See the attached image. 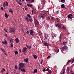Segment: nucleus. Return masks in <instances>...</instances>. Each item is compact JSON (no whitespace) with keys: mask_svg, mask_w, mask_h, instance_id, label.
I'll return each mask as SVG.
<instances>
[{"mask_svg":"<svg viewBox=\"0 0 74 74\" xmlns=\"http://www.w3.org/2000/svg\"><path fill=\"white\" fill-rule=\"evenodd\" d=\"M3 8H5V2L3 3Z\"/></svg>","mask_w":74,"mask_h":74,"instance_id":"28","label":"nucleus"},{"mask_svg":"<svg viewBox=\"0 0 74 74\" xmlns=\"http://www.w3.org/2000/svg\"><path fill=\"white\" fill-rule=\"evenodd\" d=\"M54 19H51V21L52 22H54Z\"/></svg>","mask_w":74,"mask_h":74,"instance_id":"56","label":"nucleus"},{"mask_svg":"<svg viewBox=\"0 0 74 74\" xmlns=\"http://www.w3.org/2000/svg\"><path fill=\"white\" fill-rule=\"evenodd\" d=\"M67 17L69 19H71L73 17V15L71 14H69L67 16Z\"/></svg>","mask_w":74,"mask_h":74,"instance_id":"4","label":"nucleus"},{"mask_svg":"<svg viewBox=\"0 0 74 74\" xmlns=\"http://www.w3.org/2000/svg\"><path fill=\"white\" fill-rule=\"evenodd\" d=\"M61 7L62 8H65V6L64 4H62L61 5Z\"/></svg>","mask_w":74,"mask_h":74,"instance_id":"18","label":"nucleus"},{"mask_svg":"<svg viewBox=\"0 0 74 74\" xmlns=\"http://www.w3.org/2000/svg\"><path fill=\"white\" fill-rule=\"evenodd\" d=\"M26 33L27 34H29V31H27L26 32Z\"/></svg>","mask_w":74,"mask_h":74,"instance_id":"45","label":"nucleus"},{"mask_svg":"<svg viewBox=\"0 0 74 74\" xmlns=\"http://www.w3.org/2000/svg\"><path fill=\"white\" fill-rule=\"evenodd\" d=\"M61 38H62V36L60 35V40L61 39Z\"/></svg>","mask_w":74,"mask_h":74,"instance_id":"58","label":"nucleus"},{"mask_svg":"<svg viewBox=\"0 0 74 74\" xmlns=\"http://www.w3.org/2000/svg\"><path fill=\"white\" fill-rule=\"evenodd\" d=\"M5 37H8V36H7V35L5 33Z\"/></svg>","mask_w":74,"mask_h":74,"instance_id":"49","label":"nucleus"},{"mask_svg":"<svg viewBox=\"0 0 74 74\" xmlns=\"http://www.w3.org/2000/svg\"><path fill=\"white\" fill-rule=\"evenodd\" d=\"M18 66H20L19 68V70H21V68H23L25 67V64L23 63H21L19 64Z\"/></svg>","mask_w":74,"mask_h":74,"instance_id":"2","label":"nucleus"},{"mask_svg":"<svg viewBox=\"0 0 74 74\" xmlns=\"http://www.w3.org/2000/svg\"><path fill=\"white\" fill-rule=\"evenodd\" d=\"M2 43H3V44L5 45V42H4L2 41Z\"/></svg>","mask_w":74,"mask_h":74,"instance_id":"57","label":"nucleus"},{"mask_svg":"<svg viewBox=\"0 0 74 74\" xmlns=\"http://www.w3.org/2000/svg\"><path fill=\"white\" fill-rule=\"evenodd\" d=\"M15 40L16 41V43H17V44H18V43H19V40L18 38H16L15 39Z\"/></svg>","mask_w":74,"mask_h":74,"instance_id":"13","label":"nucleus"},{"mask_svg":"<svg viewBox=\"0 0 74 74\" xmlns=\"http://www.w3.org/2000/svg\"><path fill=\"white\" fill-rule=\"evenodd\" d=\"M42 2L43 5H44V4H45V2L44 1H42Z\"/></svg>","mask_w":74,"mask_h":74,"instance_id":"48","label":"nucleus"},{"mask_svg":"<svg viewBox=\"0 0 74 74\" xmlns=\"http://www.w3.org/2000/svg\"><path fill=\"white\" fill-rule=\"evenodd\" d=\"M42 61H43V60L42 59L41 61V64H42Z\"/></svg>","mask_w":74,"mask_h":74,"instance_id":"51","label":"nucleus"},{"mask_svg":"<svg viewBox=\"0 0 74 74\" xmlns=\"http://www.w3.org/2000/svg\"><path fill=\"white\" fill-rule=\"evenodd\" d=\"M49 20L50 19V18H49V17H48L47 18V20Z\"/></svg>","mask_w":74,"mask_h":74,"instance_id":"43","label":"nucleus"},{"mask_svg":"<svg viewBox=\"0 0 74 74\" xmlns=\"http://www.w3.org/2000/svg\"><path fill=\"white\" fill-rule=\"evenodd\" d=\"M4 30H5V31L6 32H7V29H4Z\"/></svg>","mask_w":74,"mask_h":74,"instance_id":"55","label":"nucleus"},{"mask_svg":"<svg viewBox=\"0 0 74 74\" xmlns=\"http://www.w3.org/2000/svg\"><path fill=\"white\" fill-rule=\"evenodd\" d=\"M46 71V70L45 68H44L43 69V72H45V71Z\"/></svg>","mask_w":74,"mask_h":74,"instance_id":"39","label":"nucleus"},{"mask_svg":"<svg viewBox=\"0 0 74 74\" xmlns=\"http://www.w3.org/2000/svg\"><path fill=\"white\" fill-rule=\"evenodd\" d=\"M4 55H6V56H7V54L6 53H5Z\"/></svg>","mask_w":74,"mask_h":74,"instance_id":"59","label":"nucleus"},{"mask_svg":"<svg viewBox=\"0 0 74 74\" xmlns=\"http://www.w3.org/2000/svg\"><path fill=\"white\" fill-rule=\"evenodd\" d=\"M5 5L6 6H8V3L7 2V1H6V4H5Z\"/></svg>","mask_w":74,"mask_h":74,"instance_id":"31","label":"nucleus"},{"mask_svg":"<svg viewBox=\"0 0 74 74\" xmlns=\"http://www.w3.org/2000/svg\"><path fill=\"white\" fill-rule=\"evenodd\" d=\"M26 47H27V48L29 49H31V48H32V45H26Z\"/></svg>","mask_w":74,"mask_h":74,"instance_id":"10","label":"nucleus"},{"mask_svg":"<svg viewBox=\"0 0 74 74\" xmlns=\"http://www.w3.org/2000/svg\"><path fill=\"white\" fill-rule=\"evenodd\" d=\"M47 37L46 36H45V40H47Z\"/></svg>","mask_w":74,"mask_h":74,"instance_id":"47","label":"nucleus"},{"mask_svg":"<svg viewBox=\"0 0 74 74\" xmlns=\"http://www.w3.org/2000/svg\"><path fill=\"white\" fill-rule=\"evenodd\" d=\"M33 56H34V58L35 59H37V56H36V55H33Z\"/></svg>","mask_w":74,"mask_h":74,"instance_id":"25","label":"nucleus"},{"mask_svg":"<svg viewBox=\"0 0 74 74\" xmlns=\"http://www.w3.org/2000/svg\"><path fill=\"white\" fill-rule=\"evenodd\" d=\"M51 19H54V17L53 16H51Z\"/></svg>","mask_w":74,"mask_h":74,"instance_id":"52","label":"nucleus"},{"mask_svg":"<svg viewBox=\"0 0 74 74\" xmlns=\"http://www.w3.org/2000/svg\"><path fill=\"white\" fill-rule=\"evenodd\" d=\"M19 51L20 52H21V49H20Z\"/></svg>","mask_w":74,"mask_h":74,"instance_id":"64","label":"nucleus"},{"mask_svg":"<svg viewBox=\"0 0 74 74\" xmlns=\"http://www.w3.org/2000/svg\"><path fill=\"white\" fill-rule=\"evenodd\" d=\"M67 42H63L62 44L63 45H66V44H67Z\"/></svg>","mask_w":74,"mask_h":74,"instance_id":"27","label":"nucleus"},{"mask_svg":"<svg viewBox=\"0 0 74 74\" xmlns=\"http://www.w3.org/2000/svg\"><path fill=\"white\" fill-rule=\"evenodd\" d=\"M10 32L13 33L15 32V28H14V27H12L10 29Z\"/></svg>","mask_w":74,"mask_h":74,"instance_id":"5","label":"nucleus"},{"mask_svg":"<svg viewBox=\"0 0 74 74\" xmlns=\"http://www.w3.org/2000/svg\"><path fill=\"white\" fill-rule=\"evenodd\" d=\"M43 44L45 45V46H47V47H48V43L46 42L45 41L44 42H43Z\"/></svg>","mask_w":74,"mask_h":74,"instance_id":"12","label":"nucleus"},{"mask_svg":"<svg viewBox=\"0 0 74 74\" xmlns=\"http://www.w3.org/2000/svg\"><path fill=\"white\" fill-rule=\"evenodd\" d=\"M59 21H60V19L58 18H57L56 20V22L58 23H59Z\"/></svg>","mask_w":74,"mask_h":74,"instance_id":"16","label":"nucleus"},{"mask_svg":"<svg viewBox=\"0 0 74 74\" xmlns=\"http://www.w3.org/2000/svg\"><path fill=\"white\" fill-rule=\"evenodd\" d=\"M1 51H2L4 50V49H3V48H1Z\"/></svg>","mask_w":74,"mask_h":74,"instance_id":"53","label":"nucleus"},{"mask_svg":"<svg viewBox=\"0 0 74 74\" xmlns=\"http://www.w3.org/2000/svg\"><path fill=\"white\" fill-rule=\"evenodd\" d=\"M46 71H48V73H49L50 74H51L52 73V72L50 70H49V68H47L46 70Z\"/></svg>","mask_w":74,"mask_h":74,"instance_id":"9","label":"nucleus"},{"mask_svg":"<svg viewBox=\"0 0 74 74\" xmlns=\"http://www.w3.org/2000/svg\"><path fill=\"white\" fill-rule=\"evenodd\" d=\"M24 60L25 62L27 63L29 62V58H27L26 59H24Z\"/></svg>","mask_w":74,"mask_h":74,"instance_id":"11","label":"nucleus"},{"mask_svg":"<svg viewBox=\"0 0 74 74\" xmlns=\"http://www.w3.org/2000/svg\"><path fill=\"white\" fill-rule=\"evenodd\" d=\"M71 61V60H69L68 61V62H67V64H69V62H70V61Z\"/></svg>","mask_w":74,"mask_h":74,"instance_id":"37","label":"nucleus"},{"mask_svg":"<svg viewBox=\"0 0 74 74\" xmlns=\"http://www.w3.org/2000/svg\"><path fill=\"white\" fill-rule=\"evenodd\" d=\"M62 28L63 29H66V27H64V26H63L62 27Z\"/></svg>","mask_w":74,"mask_h":74,"instance_id":"40","label":"nucleus"},{"mask_svg":"<svg viewBox=\"0 0 74 74\" xmlns=\"http://www.w3.org/2000/svg\"><path fill=\"white\" fill-rule=\"evenodd\" d=\"M55 26H56V27H58L59 29H60V28H61V27H62L61 24L59 23H58L57 24H55Z\"/></svg>","mask_w":74,"mask_h":74,"instance_id":"8","label":"nucleus"},{"mask_svg":"<svg viewBox=\"0 0 74 74\" xmlns=\"http://www.w3.org/2000/svg\"><path fill=\"white\" fill-rule=\"evenodd\" d=\"M13 44L12 43H11L10 44V47H11V48H13Z\"/></svg>","mask_w":74,"mask_h":74,"instance_id":"36","label":"nucleus"},{"mask_svg":"<svg viewBox=\"0 0 74 74\" xmlns=\"http://www.w3.org/2000/svg\"><path fill=\"white\" fill-rule=\"evenodd\" d=\"M3 52H4L5 53V50H4L3 51Z\"/></svg>","mask_w":74,"mask_h":74,"instance_id":"62","label":"nucleus"},{"mask_svg":"<svg viewBox=\"0 0 74 74\" xmlns=\"http://www.w3.org/2000/svg\"><path fill=\"white\" fill-rule=\"evenodd\" d=\"M34 73H37V69H35L34 71V72H33Z\"/></svg>","mask_w":74,"mask_h":74,"instance_id":"21","label":"nucleus"},{"mask_svg":"<svg viewBox=\"0 0 74 74\" xmlns=\"http://www.w3.org/2000/svg\"><path fill=\"white\" fill-rule=\"evenodd\" d=\"M5 45H7V42L6 40H5Z\"/></svg>","mask_w":74,"mask_h":74,"instance_id":"32","label":"nucleus"},{"mask_svg":"<svg viewBox=\"0 0 74 74\" xmlns=\"http://www.w3.org/2000/svg\"><path fill=\"white\" fill-rule=\"evenodd\" d=\"M27 17H28L29 18H32V16H31L30 15V14H27Z\"/></svg>","mask_w":74,"mask_h":74,"instance_id":"24","label":"nucleus"},{"mask_svg":"<svg viewBox=\"0 0 74 74\" xmlns=\"http://www.w3.org/2000/svg\"><path fill=\"white\" fill-rule=\"evenodd\" d=\"M25 10H26V11L27 10V8H25Z\"/></svg>","mask_w":74,"mask_h":74,"instance_id":"61","label":"nucleus"},{"mask_svg":"<svg viewBox=\"0 0 74 74\" xmlns=\"http://www.w3.org/2000/svg\"><path fill=\"white\" fill-rule=\"evenodd\" d=\"M47 14H48V13L47 11H43L42 12V14H40L41 17L42 19H44L45 17L47 16Z\"/></svg>","mask_w":74,"mask_h":74,"instance_id":"1","label":"nucleus"},{"mask_svg":"<svg viewBox=\"0 0 74 74\" xmlns=\"http://www.w3.org/2000/svg\"><path fill=\"white\" fill-rule=\"evenodd\" d=\"M14 53L15 55H16V54H18V53H19L17 51H14Z\"/></svg>","mask_w":74,"mask_h":74,"instance_id":"29","label":"nucleus"},{"mask_svg":"<svg viewBox=\"0 0 74 74\" xmlns=\"http://www.w3.org/2000/svg\"><path fill=\"white\" fill-rule=\"evenodd\" d=\"M9 12H11L12 14H13V10H9Z\"/></svg>","mask_w":74,"mask_h":74,"instance_id":"26","label":"nucleus"},{"mask_svg":"<svg viewBox=\"0 0 74 74\" xmlns=\"http://www.w3.org/2000/svg\"><path fill=\"white\" fill-rule=\"evenodd\" d=\"M25 19H26V21L27 22H29V17L27 16H25Z\"/></svg>","mask_w":74,"mask_h":74,"instance_id":"14","label":"nucleus"},{"mask_svg":"<svg viewBox=\"0 0 74 74\" xmlns=\"http://www.w3.org/2000/svg\"><path fill=\"white\" fill-rule=\"evenodd\" d=\"M74 59H73L72 60H71L70 62H71V63L72 64L74 62Z\"/></svg>","mask_w":74,"mask_h":74,"instance_id":"30","label":"nucleus"},{"mask_svg":"<svg viewBox=\"0 0 74 74\" xmlns=\"http://www.w3.org/2000/svg\"><path fill=\"white\" fill-rule=\"evenodd\" d=\"M13 41V39H12V38H11L10 40V42H12Z\"/></svg>","mask_w":74,"mask_h":74,"instance_id":"38","label":"nucleus"},{"mask_svg":"<svg viewBox=\"0 0 74 74\" xmlns=\"http://www.w3.org/2000/svg\"><path fill=\"white\" fill-rule=\"evenodd\" d=\"M38 33L39 34V35L40 36V35L41 33V32L40 31V32H38Z\"/></svg>","mask_w":74,"mask_h":74,"instance_id":"42","label":"nucleus"},{"mask_svg":"<svg viewBox=\"0 0 74 74\" xmlns=\"http://www.w3.org/2000/svg\"><path fill=\"white\" fill-rule=\"evenodd\" d=\"M18 4H19V5H22V3L20 2L18 3Z\"/></svg>","mask_w":74,"mask_h":74,"instance_id":"50","label":"nucleus"},{"mask_svg":"<svg viewBox=\"0 0 74 74\" xmlns=\"http://www.w3.org/2000/svg\"><path fill=\"white\" fill-rule=\"evenodd\" d=\"M14 67L15 69H16V70H18V66H17V65H15Z\"/></svg>","mask_w":74,"mask_h":74,"instance_id":"35","label":"nucleus"},{"mask_svg":"<svg viewBox=\"0 0 74 74\" xmlns=\"http://www.w3.org/2000/svg\"><path fill=\"white\" fill-rule=\"evenodd\" d=\"M55 51L56 53H58V52H59V49H55Z\"/></svg>","mask_w":74,"mask_h":74,"instance_id":"20","label":"nucleus"},{"mask_svg":"<svg viewBox=\"0 0 74 74\" xmlns=\"http://www.w3.org/2000/svg\"><path fill=\"white\" fill-rule=\"evenodd\" d=\"M47 59H50L51 58V56H48V57H47Z\"/></svg>","mask_w":74,"mask_h":74,"instance_id":"46","label":"nucleus"},{"mask_svg":"<svg viewBox=\"0 0 74 74\" xmlns=\"http://www.w3.org/2000/svg\"><path fill=\"white\" fill-rule=\"evenodd\" d=\"M62 48L63 49H65V50H66L68 48V47H67V46H64V47H62Z\"/></svg>","mask_w":74,"mask_h":74,"instance_id":"15","label":"nucleus"},{"mask_svg":"<svg viewBox=\"0 0 74 74\" xmlns=\"http://www.w3.org/2000/svg\"><path fill=\"white\" fill-rule=\"evenodd\" d=\"M61 1L62 3H65V0H61Z\"/></svg>","mask_w":74,"mask_h":74,"instance_id":"33","label":"nucleus"},{"mask_svg":"<svg viewBox=\"0 0 74 74\" xmlns=\"http://www.w3.org/2000/svg\"><path fill=\"white\" fill-rule=\"evenodd\" d=\"M27 50V49L26 47H24L23 48V51L22 52L23 53H25V52H26V51Z\"/></svg>","mask_w":74,"mask_h":74,"instance_id":"7","label":"nucleus"},{"mask_svg":"<svg viewBox=\"0 0 74 74\" xmlns=\"http://www.w3.org/2000/svg\"><path fill=\"white\" fill-rule=\"evenodd\" d=\"M29 22H31V23L32 22V21H33V19H32V18H29Z\"/></svg>","mask_w":74,"mask_h":74,"instance_id":"19","label":"nucleus"},{"mask_svg":"<svg viewBox=\"0 0 74 74\" xmlns=\"http://www.w3.org/2000/svg\"><path fill=\"white\" fill-rule=\"evenodd\" d=\"M21 71L22 72H25V71H26V70H25V68H23V69H21Z\"/></svg>","mask_w":74,"mask_h":74,"instance_id":"17","label":"nucleus"},{"mask_svg":"<svg viewBox=\"0 0 74 74\" xmlns=\"http://www.w3.org/2000/svg\"><path fill=\"white\" fill-rule=\"evenodd\" d=\"M63 74H64L65 73V70L64 69V70H63Z\"/></svg>","mask_w":74,"mask_h":74,"instance_id":"44","label":"nucleus"},{"mask_svg":"<svg viewBox=\"0 0 74 74\" xmlns=\"http://www.w3.org/2000/svg\"><path fill=\"white\" fill-rule=\"evenodd\" d=\"M34 22L35 23V25L36 26V25H39V23H39V22L37 20V19H34Z\"/></svg>","mask_w":74,"mask_h":74,"instance_id":"3","label":"nucleus"},{"mask_svg":"<svg viewBox=\"0 0 74 74\" xmlns=\"http://www.w3.org/2000/svg\"><path fill=\"white\" fill-rule=\"evenodd\" d=\"M50 45H51V44H48V47H49L50 46Z\"/></svg>","mask_w":74,"mask_h":74,"instance_id":"63","label":"nucleus"},{"mask_svg":"<svg viewBox=\"0 0 74 74\" xmlns=\"http://www.w3.org/2000/svg\"><path fill=\"white\" fill-rule=\"evenodd\" d=\"M34 1V0H31V1H30V2L32 3H33Z\"/></svg>","mask_w":74,"mask_h":74,"instance_id":"41","label":"nucleus"},{"mask_svg":"<svg viewBox=\"0 0 74 74\" xmlns=\"http://www.w3.org/2000/svg\"><path fill=\"white\" fill-rule=\"evenodd\" d=\"M4 71H5V69H3L1 70V72H4Z\"/></svg>","mask_w":74,"mask_h":74,"instance_id":"34","label":"nucleus"},{"mask_svg":"<svg viewBox=\"0 0 74 74\" xmlns=\"http://www.w3.org/2000/svg\"><path fill=\"white\" fill-rule=\"evenodd\" d=\"M26 1H31V0H26Z\"/></svg>","mask_w":74,"mask_h":74,"instance_id":"60","label":"nucleus"},{"mask_svg":"<svg viewBox=\"0 0 74 74\" xmlns=\"http://www.w3.org/2000/svg\"><path fill=\"white\" fill-rule=\"evenodd\" d=\"M1 10H2L3 11V10H4V8H3V7H2L1 8Z\"/></svg>","mask_w":74,"mask_h":74,"instance_id":"54","label":"nucleus"},{"mask_svg":"<svg viewBox=\"0 0 74 74\" xmlns=\"http://www.w3.org/2000/svg\"><path fill=\"white\" fill-rule=\"evenodd\" d=\"M29 32H30V34L32 36H34V31L31 29L29 30Z\"/></svg>","mask_w":74,"mask_h":74,"instance_id":"6","label":"nucleus"},{"mask_svg":"<svg viewBox=\"0 0 74 74\" xmlns=\"http://www.w3.org/2000/svg\"><path fill=\"white\" fill-rule=\"evenodd\" d=\"M27 7H32L33 6V5L32 4L29 5L28 4H27Z\"/></svg>","mask_w":74,"mask_h":74,"instance_id":"23","label":"nucleus"},{"mask_svg":"<svg viewBox=\"0 0 74 74\" xmlns=\"http://www.w3.org/2000/svg\"><path fill=\"white\" fill-rule=\"evenodd\" d=\"M5 18H8V16L7 15V13H5Z\"/></svg>","mask_w":74,"mask_h":74,"instance_id":"22","label":"nucleus"}]
</instances>
